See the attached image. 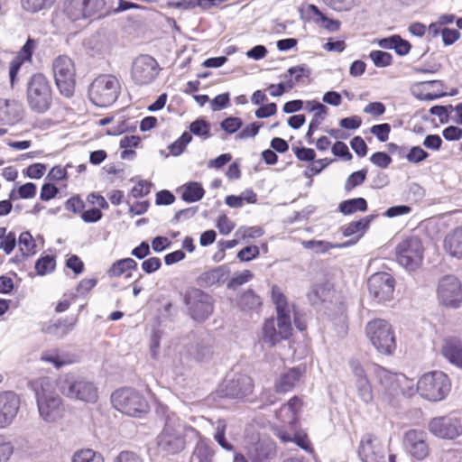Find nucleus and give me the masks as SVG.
Masks as SVG:
<instances>
[{"label": "nucleus", "instance_id": "obj_6", "mask_svg": "<svg viewBox=\"0 0 462 462\" xmlns=\"http://www.w3.org/2000/svg\"><path fill=\"white\" fill-rule=\"evenodd\" d=\"M115 409L131 417H142L149 411L146 399L133 388H121L111 395Z\"/></svg>", "mask_w": 462, "mask_h": 462}, {"label": "nucleus", "instance_id": "obj_59", "mask_svg": "<svg viewBox=\"0 0 462 462\" xmlns=\"http://www.w3.org/2000/svg\"><path fill=\"white\" fill-rule=\"evenodd\" d=\"M325 4L337 12L349 11L355 5V0H323Z\"/></svg>", "mask_w": 462, "mask_h": 462}, {"label": "nucleus", "instance_id": "obj_39", "mask_svg": "<svg viewBox=\"0 0 462 462\" xmlns=\"http://www.w3.org/2000/svg\"><path fill=\"white\" fill-rule=\"evenodd\" d=\"M214 451L209 444L200 439L198 441L192 454V461L211 462Z\"/></svg>", "mask_w": 462, "mask_h": 462}, {"label": "nucleus", "instance_id": "obj_55", "mask_svg": "<svg viewBox=\"0 0 462 462\" xmlns=\"http://www.w3.org/2000/svg\"><path fill=\"white\" fill-rule=\"evenodd\" d=\"M409 162L420 163L429 157V153L420 146H413L410 149L407 153H403V156Z\"/></svg>", "mask_w": 462, "mask_h": 462}, {"label": "nucleus", "instance_id": "obj_22", "mask_svg": "<svg viewBox=\"0 0 462 462\" xmlns=\"http://www.w3.org/2000/svg\"><path fill=\"white\" fill-rule=\"evenodd\" d=\"M253 381L247 374H228L224 384L225 395L229 398H244L253 392Z\"/></svg>", "mask_w": 462, "mask_h": 462}, {"label": "nucleus", "instance_id": "obj_40", "mask_svg": "<svg viewBox=\"0 0 462 462\" xmlns=\"http://www.w3.org/2000/svg\"><path fill=\"white\" fill-rule=\"evenodd\" d=\"M375 217L374 215L366 216L357 221L349 223L346 227L343 228V236H350L357 233L363 234L369 226L371 221Z\"/></svg>", "mask_w": 462, "mask_h": 462}, {"label": "nucleus", "instance_id": "obj_44", "mask_svg": "<svg viewBox=\"0 0 462 462\" xmlns=\"http://www.w3.org/2000/svg\"><path fill=\"white\" fill-rule=\"evenodd\" d=\"M42 360L52 364L56 368L74 363V358L69 355H60L57 352H46L42 356Z\"/></svg>", "mask_w": 462, "mask_h": 462}, {"label": "nucleus", "instance_id": "obj_15", "mask_svg": "<svg viewBox=\"0 0 462 462\" xmlns=\"http://www.w3.org/2000/svg\"><path fill=\"white\" fill-rule=\"evenodd\" d=\"M160 69L159 63L153 57L140 55L133 61L131 78L136 85H150L157 78Z\"/></svg>", "mask_w": 462, "mask_h": 462}, {"label": "nucleus", "instance_id": "obj_9", "mask_svg": "<svg viewBox=\"0 0 462 462\" xmlns=\"http://www.w3.org/2000/svg\"><path fill=\"white\" fill-rule=\"evenodd\" d=\"M365 333L375 349L384 355H391L396 348L395 336L392 325L382 319L369 321Z\"/></svg>", "mask_w": 462, "mask_h": 462}, {"label": "nucleus", "instance_id": "obj_5", "mask_svg": "<svg viewBox=\"0 0 462 462\" xmlns=\"http://www.w3.org/2000/svg\"><path fill=\"white\" fill-rule=\"evenodd\" d=\"M26 97L29 107L36 113H44L52 103V90L47 78L40 73L32 75L28 83Z\"/></svg>", "mask_w": 462, "mask_h": 462}, {"label": "nucleus", "instance_id": "obj_11", "mask_svg": "<svg viewBox=\"0 0 462 462\" xmlns=\"http://www.w3.org/2000/svg\"><path fill=\"white\" fill-rule=\"evenodd\" d=\"M106 6L105 0H64L63 13L72 22L100 17Z\"/></svg>", "mask_w": 462, "mask_h": 462}, {"label": "nucleus", "instance_id": "obj_4", "mask_svg": "<svg viewBox=\"0 0 462 462\" xmlns=\"http://www.w3.org/2000/svg\"><path fill=\"white\" fill-rule=\"evenodd\" d=\"M57 387L64 396L71 400L95 403L98 399L96 385L73 374L60 375L57 380Z\"/></svg>", "mask_w": 462, "mask_h": 462}, {"label": "nucleus", "instance_id": "obj_56", "mask_svg": "<svg viewBox=\"0 0 462 462\" xmlns=\"http://www.w3.org/2000/svg\"><path fill=\"white\" fill-rule=\"evenodd\" d=\"M366 174V170H360L350 174L345 184L346 190H351L352 189L361 185L365 181Z\"/></svg>", "mask_w": 462, "mask_h": 462}, {"label": "nucleus", "instance_id": "obj_47", "mask_svg": "<svg viewBox=\"0 0 462 462\" xmlns=\"http://www.w3.org/2000/svg\"><path fill=\"white\" fill-rule=\"evenodd\" d=\"M226 423L224 420H218L215 423V434L214 439L218 443V445L223 448L226 450H232L233 445L227 442L226 439L225 434H226Z\"/></svg>", "mask_w": 462, "mask_h": 462}, {"label": "nucleus", "instance_id": "obj_19", "mask_svg": "<svg viewBox=\"0 0 462 462\" xmlns=\"http://www.w3.org/2000/svg\"><path fill=\"white\" fill-rule=\"evenodd\" d=\"M362 462H385V451L381 440L373 434H365L357 448Z\"/></svg>", "mask_w": 462, "mask_h": 462}, {"label": "nucleus", "instance_id": "obj_58", "mask_svg": "<svg viewBox=\"0 0 462 462\" xmlns=\"http://www.w3.org/2000/svg\"><path fill=\"white\" fill-rule=\"evenodd\" d=\"M243 125V122L239 117L229 116L223 120L220 124L221 129L227 134H235Z\"/></svg>", "mask_w": 462, "mask_h": 462}, {"label": "nucleus", "instance_id": "obj_54", "mask_svg": "<svg viewBox=\"0 0 462 462\" xmlns=\"http://www.w3.org/2000/svg\"><path fill=\"white\" fill-rule=\"evenodd\" d=\"M55 259L51 255H45L40 258L35 263V269L40 275H45L55 268Z\"/></svg>", "mask_w": 462, "mask_h": 462}, {"label": "nucleus", "instance_id": "obj_20", "mask_svg": "<svg viewBox=\"0 0 462 462\" xmlns=\"http://www.w3.org/2000/svg\"><path fill=\"white\" fill-rule=\"evenodd\" d=\"M373 374L379 382L385 399L398 394L399 392H402L401 383L408 382L403 374H392L379 365L373 366Z\"/></svg>", "mask_w": 462, "mask_h": 462}, {"label": "nucleus", "instance_id": "obj_42", "mask_svg": "<svg viewBox=\"0 0 462 462\" xmlns=\"http://www.w3.org/2000/svg\"><path fill=\"white\" fill-rule=\"evenodd\" d=\"M301 405V402L298 397L291 398L287 404L283 405L280 411L276 413V416L281 420H285L283 419V413L289 412L290 418L288 419L289 424L292 425L297 420V412Z\"/></svg>", "mask_w": 462, "mask_h": 462}, {"label": "nucleus", "instance_id": "obj_1", "mask_svg": "<svg viewBox=\"0 0 462 462\" xmlns=\"http://www.w3.org/2000/svg\"><path fill=\"white\" fill-rule=\"evenodd\" d=\"M272 299L276 308V319L264 321L260 341L268 346H273L291 335V307L284 294L277 286L272 289Z\"/></svg>", "mask_w": 462, "mask_h": 462}, {"label": "nucleus", "instance_id": "obj_31", "mask_svg": "<svg viewBox=\"0 0 462 462\" xmlns=\"http://www.w3.org/2000/svg\"><path fill=\"white\" fill-rule=\"evenodd\" d=\"M444 247L451 256L462 258V226L456 228L446 236Z\"/></svg>", "mask_w": 462, "mask_h": 462}, {"label": "nucleus", "instance_id": "obj_64", "mask_svg": "<svg viewBox=\"0 0 462 462\" xmlns=\"http://www.w3.org/2000/svg\"><path fill=\"white\" fill-rule=\"evenodd\" d=\"M0 248L6 254H10L16 245V236L14 232L5 233Z\"/></svg>", "mask_w": 462, "mask_h": 462}, {"label": "nucleus", "instance_id": "obj_33", "mask_svg": "<svg viewBox=\"0 0 462 462\" xmlns=\"http://www.w3.org/2000/svg\"><path fill=\"white\" fill-rule=\"evenodd\" d=\"M310 69L306 65H300L290 68L283 75L284 82L288 90L292 89L303 78H309Z\"/></svg>", "mask_w": 462, "mask_h": 462}, {"label": "nucleus", "instance_id": "obj_63", "mask_svg": "<svg viewBox=\"0 0 462 462\" xmlns=\"http://www.w3.org/2000/svg\"><path fill=\"white\" fill-rule=\"evenodd\" d=\"M259 248L256 245H248L237 253V258L242 262H248L259 255Z\"/></svg>", "mask_w": 462, "mask_h": 462}, {"label": "nucleus", "instance_id": "obj_2", "mask_svg": "<svg viewBox=\"0 0 462 462\" xmlns=\"http://www.w3.org/2000/svg\"><path fill=\"white\" fill-rule=\"evenodd\" d=\"M161 410L166 416L165 425L157 437V447L160 452L170 455L180 452L185 448V435L188 430L186 425L173 413H169L166 406H161Z\"/></svg>", "mask_w": 462, "mask_h": 462}, {"label": "nucleus", "instance_id": "obj_26", "mask_svg": "<svg viewBox=\"0 0 462 462\" xmlns=\"http://www.w3.org/2000/svg\"><path fill=\"white\" fill-rule=\"evenodd\" d=\"M304 367L297 366L282 373L275 383V389L278 393H287L292 390L300 382Z\"/></svg>", "mask_w": 462, "mask_h": 462}, {"label": "nucleus", "instance_id": "obj_13", "mask_svg": "<svg viewBox=\"0 0 462 462\" xmlns=\"http://www.w3.org/2000/svg\"><path fill=\"white\" fill-rule=\"evenodd\" d=\"M185 303L192 319L202 322L214 310L212 297L199 289H190L185 295Z\"/></svg>", "mask_w": 462, "mask_h": 462}, {"label": "nucleus", "instance_id": "obj_18", "mask_svg": "<svg viewBox=\"0 0 462 462\" xmlns=\"http://www.w3.org/2000/svg\"><path fill=\"white\" fill-rule=\"evenodd\" d=\"M395 286L393 277L387 273H377L368 280L370 295L378 302L387 301L393 298Z\"/></svg>", "mask_w": 462, "mask_h": 462}, {"label": "nucleus", "instance_id": "obj_21", "mask_svg": "<svg viewBox=\"0 0 462 462\" xmlns=\"http://www.w3.org/2000/svg\"><path fill=\"white\" fill-rule=\"evenodd\" d=\"M405 450L414 458L422 460L430 453L427 433L420 430H410L403 436Z\"/></svg>", "mask_w": 462, "mask_h": 462}, {"label": "nucleus", "instance_id": "obj_23", "mask_svg": "<svg viewBox=\"0 0 462 462\" xmlns=\"http://www.w3.org/2000/svg\"><path fill=\"white\" fill-rule=\"evenodd\" d=\"M20 399L13 392L0 393V428L8 426L16 417Z\"/></svg>", "mask_w": 462, "mask_h": 462}, {"label": "nucleus", "instance_id": "obj_12", "mask_svg": "<svg viewBox=\"0 0 462 462\" xmlns=\"http://www.w3.org/2000/svg\"><path fill=\"white\" fill-rule=\"evenodd\" d=\"M423 251L421 241L416 236H411L396 246V260L405 269L413 271L421 264Z\"/></svg>", "mask_w": 462, "mask_h": 462}, {"label": "nucleus", "instance_id": "obj_61", "mask_svg": "<svg viewBox=\"0 0 462 462\" xmlns=\"http://www.w3.org/2000/svg\"><path fill=\"white\" fill-rule=\"evenodd\" d=\"M253 273L249 270H244L242 272H236L234 273L231 281L228 283V287H234L237 285H243L253 279Z\"/></svg>", "mask_w": 462, "mask_h": 462}, {"label": "nucleus", "instance_id": "obj_52", "mask_svg": "<svg viewBox=\"0 0 462 462\" xmlns=\"http://www.w3.org/2000/svg\"><path fill=\"white\" fill-rule=\"evenodd\" d=\"M191 140L192 136L189 133H183L180 138L169 146L171 153L174 156L181 154Z\"/></svg>", "mask_w": 462, "mask_h": 462}, {"label": "nucleus", "instance_id": "obj_46", "mask_svg": "<svg viewBox=\"0 0 462 462\" xmlns=\"http://www.w3.org/2000/svg\"><path fill=\"white\" fill-rule=\"evenodd\" d=\"M57 0H22V6L30 13L50 9Z\"/></svg>", "mask_w": 462, "mask_h": 462}, {"label": "nucleus", "instance_id": "obj_57", "mask_svg": "<svg viewBox=\"0 0 462 462\" xmlns=\"http://www.w3.org/2000/svg\"><path fill=\"white\" fill-rule=\"evenodd\" d=\"M263 229L258 226L239 227L235 233V237L244 240L247 238H257L263 236Z\"/></svg>", "mask_w": 462, "mask_h": 462}, {"label": "nucleus", "instance_id": "obj_35", "mask_svg": "<svg viewBox=\"0 0 462 462\" xmlns=\"http://www.w3.org/2000/svg\"><path fill=\"white\" fill-rule=\"evenodd\" d=\"M180 190L181 192V199L188 203H193L200 200L205 194V190L201 184L196 181L183 185Z\"/></svg>", "mask_w": 462, "mask_h": 462}, {"label": "nucleus", "instance_id": "obj_7", "mask_svg": "<svg viewBox=\"0 0 462 462\" xmlns=\"http://www.w3.org/2000/svg\"><path fill=\"white\" fill-rule=\"evenodd\" d=\"M451 388L448 375L441 371L425 373L417 382L419 394L430 402L446 398Z\"/></svg>", "mask_w": 462, "mask_h": 462}, {"label": "nucleus", "instance_id": "obj_50", "mask_svg": "<svg viewBox=\"0 0 462 462\" xmlns=\"http://www.w3.org/2000/svg\"><path fill=\"white\" fill-rule=\"evenodd\" d=\"M36 194V185L32 182H27L20 186L17 189V195L12 191L9 195L10 199L15 200L17 199H32Z\"/></svg>", "mask_w": 462, "mask_h": 462}, {"label": "nucleus", "instance_id": "obj_3", "mask_svg": "<svg viewBox=\"0 0 462 462\" xmlns=\"http://www.w3.org/2000/svg\"><path fill=\"white\" fill-rule=\"evenodd\" d=\"M40 417L46 422H55L63 417L61 398L55 393L51 381L42 377L32 384Z\"/></svg>", "mask_w": 462, "mask_h": 462}, {"label": "nucleus", "instance_id": "obj_17", "mask_svg": "<svg viewBox=\"0 0 462 462\" xmlns=\"http://www.w3.org/2000/svg\"><path fill=\"white\" fill-rule=\"evenodd\" d=\"M349 365L352 372V383L357 397L365 404L371 403L374 401V391L367 372L356 360L350 361Z\"/></svg>", "mask_w": 462, "mask_h": 462}, {"label": "nucleus", "instance_id": "obj_37", "mask_svg": "<svg viewBox=\"0 0 462 462\" xmlns=\"http://www.w3.org/2000/svg\"><path fill=\"white\" fill-rule=\"evenodd\" d=\"M338 209L344 215H352L358 211L365 212L367 209V202L363 198L350 199L342 201Z\"/></svg>", "mask_w": 462, "mask_h": 462}, {"label": "nucleus", "instance_id": "obj_49", "mask_svg": "<svg viewBox=\"0 0 462 462\" xmlns=\"http://www.w3.org/2000/svg\"><path fill=\"white\" fill-rule=\"evenodd\" d=\"M209 130L210 125L204 119H197L189 125L190 133L204 139L210 137Z\"/></svg>", "mask_w": 462, "mask_h": 462}, {"label": "nucleus", "instance_id": "obj_25", "mask_svg": "<svg viewBox=\"0 0 462 462\" xmlns=\"http://www.w3.org/2000/svg\"><path fill=\"white\" fill-rule=\"evenodd\" d=\"M440 353L448 363L462 369V340L456 337H446Z\"/></svg>", "mask_w": 462, "mask_h": 462}, {"label": "nucleus", "instance_id": "obj_24", "mask_svg": "<svg viewBox=\"0 0 462 462\" xmlns=\"http://www.w3.org/2000/svg\"><path fill=\"white\" fill-rule=\"evenodd\" d=\"M443 83L440 80L421 81L412 85L411 93L419 100L432 101L445 97L442 92Z\"/></svg>", "mask_w": 462, "mask_h": 462}, {"label": "nucleus", "instance_id": "obj_30", "mask_svg": "<svg viewBox=\"0 0 462 462\" xmlns=\"http://www.w3.org/2000/svg\"><path fill=\"white\" fill-rule=\"evenodd\" d=\"M379 47L386 50H394L400 56L408 54L411 51V44L408 41L403 40L400 35H392L378 41Z\"/></svg>", "mask_w": 462, "mask_h": 462}, {"label": "nucleus", "instance_id": "obj_41", "mask_svg": "<svg viewBox=\"0 0 462 462\" xmlns=\"http://www.w3.org/2000/svg\"><path fill=\"white\" fill-rule=\"evenodd\" d=\"M308 12L310 14H312L313 15L317 16V23H322L325 29H327L329 32H337L340 28V22L337 20H333L330 18H328L326 15H324L320 10L314 5H309L308 6Z\"/></svg>", "mask_w": 462, "mask_h": 462}, {"label": "nucleus", "instance_id": "obj_36", "mask_svg": "<svg viewBox=\"0 0 462 462\" xmlns=\"http://www.w3.org/2000/svg\"><path fill=\"white\" fill-rule=\"evenodd\" d=\"M301 245L305 249L312 250L316 254H325L330 249L346 247L349 243L333 244L323 240H304Z\"/></svg>", "mask_w": 462, "mask_h": 462}, {"label": "nucleus", "instance_id": "obj_48", "mask_svg": "<svg viewBox=\"0 0 462 462\" xmlns=\"http://www.w3.org/2000/svg\"><path fill=\"white\" fill-rule=\"evenodd\" d=\"M18 245L20 251L23 255H30L34 254L35 241L30 232H23L18 238Z\"/></svg>", "mask_w": 462, "mask_h": 462}, {"label": "nucleus", "instance_id": "obj_32", "mask_svg": "<svg viewBox=\"0 0 462 462\" xmlns=\"http://www.w3.org/2000/svg\"><path fill=\"white\" fill-rule=\"evenodd\" d=\"M275 455V447L273 442H259L249 456L252 462H269Z\"/></svg>", "mask_w": 462, "mask_h": 462}, {"label": "nucleus", "instance_id": "obj_53", "mask_svg": "<svg viewBox=\"0 0 462 462\" xmlns=\"http://www.w3.org/2000/svg\"><path fill=\"white\" fill-rule=\"evenodd\" d=\"M369 58L372 60L374 66L378 68L390 66L393 62L392 55L383 51H372L369 54Z\"/></svg>", "mask_w": 462, "mask_h": 462}, {"label": "nucleus", "instance_id": "obj_62", "mask_svg": "<svg viewBox=\"0 0 462 462\" xmlns=\"http://www.w3.org/2000/svg\"><path fill=\"white\" fill-rule=\"evenodd\" d=\"M370 162L382 168L386 169L392 162V158L383 152H376L370 157Z\"/></svg>", "mask_w": 462, "mask_h": 462}, {"label": "nucleus", "instance_id": "obj_34", "mask_svg": "<svg viewBox=\"0 0 462 462\" xmlns=\"http://www.w3.org/2000/svg\"><path fill=\"white\" fill-rule=\"evenodd\" d=\"M331 285L328 282L315 283L310 287L307 297L310 304L318 305L325 301L330 294Z\"/></svg>", "mask_w": 462, "mask_h": 462}, {"label": "nucleus", "instance_id": "obj_38", "mask_svg": "<svg viewBox=\"0 0 462 462\" xmlns=\"http://www.w3.org/2000/svg\"><path fill=\"white\" fill-rule=\"evenodd\" d=\"M137 267V263L132 258H124L116 261L108 270L107 273L110 277H119L127 271L134 270Z\"/></svg>", "mask_w": 462, "mask_h": 462}, {"label": "nucleus", "instance_id": "obj_16", "mask_svg": "<svg viewBox=\"0 0 462 462\" xmlns=\"http://www.w3.org/2000/svg\"><path fill=\"white\" fill-rule=\"evenodd\" d=\"M429 431L437 438L455 439L462 435L461 421L450 416L436 417L428 424Z\"/></svg>", "mask_w": 462, "mask_h": 462}, {"label": "nucleus", "instance_id": "obj_27", "mask_svg": "<svg viewBox=\"0 0 462 462\" xmlns=\"http://www.w3.org/2000/svg\"><path fill=\"white\" fill-rule=\"evenodd\" d=\"M22 106L14 100L0 99V125H13L21 117Z\"/></svg>", "mask_w": 462, "mask_h": 462}, {"label": "nucleus", "instance_id": "obj_10", "mask_svg": "<svg viewBox=\"0 0 462 462\" xmlns=\"http://www.w3.org/2000/svg\"><path fill=\"white\" fill-rule=\"evenodd\" d=\"M52 72L60 94L66 97H72L76 85V69L73 60L67 55L58 56L53 60Z\"/></svg>", "mask_w": 462, "mask_h": 462}, {"label": "nucleus", "instance_id": "obj_8", "mask_svg": "<svg viewBox=\"0 0 462 462\" xmlns=\"http://www.w3.org/2000/svg\"><path fill=\"white\" fill-rule=\"evenodd\" d=\"M120 93V83L116 77L104 74L97 77L88 88L90 101L97 106L112 105Z\"/></svg>", "mask_w": 462, "mask_h": 462}, {"label": "nucleus", "instance_id": "obj_60", "mask_svg": "<svg viewBox=\"0 0 462 462\" xmlns=\"http://www.w3.org/2000/svg\"><path fill=\"white\" fill-rule=\"evenodd\" d=\"M370 132L375 135L380 142H385L389 138L391 126L387 123L374 125L370 128Z\"/></svg>", "mask_w": 462, "mask_h": 462}, {"label": "nucleus", "instance_id": "obj_51", "mask_svg": "<svg viewBox=\"0 0 462 462\" xmlns=\"http://www.w3.org/2000/svg\"><path fill=\"white\" fill-rule=\"evenodd\" d=\"M140 141H141L140 137H138L136 135L124 136L120 140V147L125 149L121 153V157L123 159H126L129 155L134 154V152L132 150H128V148L137 147Z\"/></svg>", "mask_w": 462, "mask_h": 462}, {"label": "nucleus", "instance_id": "obj_29", "mask_svg": "<svg viewBox=\"0 0 462 462\" xmlns=\"http://www.w3.org/2000/svg\"><path fill=\"white\" fill-rule=\"evenodd\" d=\"M188 353L198 362H207L213 356V348L208 338H197L188 349Z\"/></svg>", "mask_w": 462, "mask_h": 462}, {"label": "nucleus", "instance_id": "obj_28", "mask_svg": "<svg viewBox=\"0 0 462 462\" xmlns=\"http://www.w3.org/2000/svg\"><path fill=\"white\" fill-rule=\"evenodd\" d=\"M37 46V42L35 40L29 38L25 44L23 46L21 51L18 52L16 58L12 61L10 69H9V76L11 82L13 83L14 80V78L22 65L24 61H29L32 59V55L33 51L35 50Z\"/></svg>", "mask_w": 462, "mask_h": 462}, {"label": "nucleus", "instance_id": "obj_43", "mask_svg": "<svg viewBox=\"0 0 462 462\" xmlns=\"http://www.w3.org/2000/svg\"><path fill=\"white\" fill-rule=\"evenodd\" d=\"M238 305L243 310H254L262 305V301L252 290H248L239 297Z\"/></svg>", "mask_w": 462, "mask_h": 462}, {"label": "nucleus", "instance_id": "obj_14", "mask_svg": "<svg viewBox=\"0 0 462 462\" xmlns=\"http://www.w3.org/2000/svg\"><path fill=\"white\" fill-rule=\"evenodd\" d=\"M437 299L444 307L458 309L462 303V283L454 275H445L437 286Z\"/></svg>", "mask_w": 462, "mask_h": 462}, {"label": "nucleus", "instance_id": "obj_45", "mask_svg": "<svg viewBox=\"0 0 462 462\" xmlns=\"http://www.w3.org/2000/svg\"><path fill=\"white\" fill-rule=\"evenodd\" d=\"M71 462H104V457L93 449L84 448L74 453Z\"/></svg>", "mask_w": 462, "mask_h": 462}]
</instances>
